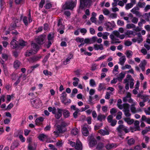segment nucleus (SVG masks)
<instances>
[{
  "label": "nucleus",
  "instance_id": "20e7f679",
  "mask_svg": "<svg viewBox=\"0 0 150 150\" xmlns=\"http://www.w3.org/2000/svg\"><path fill=\"white\" fill-rule=\"evenodd\" d=\"M31 103L33 107L35 108H38L40 107L42 105L41 100L38 98L32 99L31 100Z\"/></svg>",
  "mask_w": 150,
  "mask_h": 150
},
{
  "label": "nucleus",
  "instance_id": "4d7b16f0",
  "mask_svg": "<svg viewBox=\"0 0 150 150\" xmlns=\"http://www.w3.org/2000/svg\"><path fill=\"white\" fill-rule=\"evenodd\" d=\"M109 35V33L105 32L103 33V35L102 36V38L105 40H107L108 38V36Z\"/></svg>",
  "mask_w": 150,
  "mask_h": 150
},
{
  "label": "nucleus",
  "instance_id": "7c9ffc66",
  "mask_svg": "<svg viewBox=\"0 0 150 150\" xmlns=\"http://www.w3.org/2000/svg\"><path fill=\"white\" fill-rule=\"evenodd\" d=\"M40 65L39 64H36L35 65L31 66L29 68L30 69V70L29 69L28 71V73H31L32 71L34 70V69L36 68H37L40 66Z\"/></svg>",
  "mask_w": 150,
  "mask_h": 150
},
{
  "label": "nucleus",
  "instance_id": "bf43d9fd",
  "mask_svg": "<svg viewBox=\"0 0 150 150\" xmlns=\"http://www.w3.org/2000/svg\"><path fill=\"white\" fill-rule=\"evenodd\" d=\"M127 141L128 144L129 145L134 144L135 142L133 138L129 139Z\"/></svg>",
  "mask_w": 150,
  "mask_h": 150
},
{
  "label": "nucleus",
  "instance_id": "72a5a7b5",
  "mask_svg": "<svg viewBox=\"0 0 150 150\" xmlns=\"http://www.w3.org/2000/svg\"><path fill=\"white\" fill-rule=\"evenodd\" d=\"M125 35L126 36H127L128 37H130V35H133V36H135V35L133 31L131 30H127L125 33Z\"/></svg>",
  "mask_w": 150,
  "mask_h": 150
},
{
  "label": "nucleus",
  "instance_id": "0eeeda50",
  "mask_svg": "<svg viewBox=\"0 0 150 150\" xmlns=\"http://www.w3.org/2000/svg\"><path fill=\"white\" fill-rule=\"evenodd\" d=\"M133 123H134V126L131 127L130 128L131 132H133L135 131H139L140 128L139 126V121L136 120Z\"/></svg>",
  "mask_w": 150,
  "mask_h": 150
},
{
  "label": "nucleus",
  "instance_id": "9d476101",
  "mask_svg": "<svg viewBox=\"0 0 150 150\" xmlns=\"http://www.w3.org/2000/svg\"><path fill=\"white\" fill-rule=\"evenodd\" d=\"M110 37L111 40V43L112 44L115 43H120L121 41H119L118 38L116 37L112 34L110 35Z\"/></svg>",
  "mask_w": 150,
  "mask_h": 150
},
{
  "label": "nucleus",
  "instance_id": "dca6fc26",
  "mask_svg": "<svg viewBox=\"0 0 150 150\" xmlns=\"http://www.w3.org/2000/svg\"><path fill=\"white\" fill-rule=\"evenodd\" d=\"M41 58L40 56H35L29 59V61L32 63L39 61Z\"/></svg>",
  "mask_w": 150,
  "mask_h": 150
},
{
  "label": "nucleus",
  "instance_id": "e2e57ef3",
  "mask_svg": "<svg viewBox=\"0 0 150 150\" xmlns=\"http://www.w3.org/2000/svg\"><path fill=\"white\" fill-rule=\"evenodd\" d=\"M124 112V114L126 117H129L131 116V114L130 112V110H126L125 111H123Z\"/></svg>",
  "mask_w": 150,
  "mask_h": 150
},
{
  "label": "nucleus",
  "instance_id": "393cba45",
  "mask_svg": "<svg viewBox=\"0 0 150 150\" xmlns=\"http://www.w3.org/2000/svg\"><path fill=\"white\" fill-rule=\"evenodd\" d=\"M118 63L122 66L124 65L126 60V58L125 56H123L119 59Z\"/></svg>",
  "mask_w": 150,
  "mask_h": 150
},
{
  "label": "nucleus",
  "instance_id": "bb28decb",
  "mask_svg": "<svg viewBox=\"0 0 150 150\" xmlns=\"http://www.w3.org/2000/svg\"><path fill=\"white\" fill-rule=\"evenodd\" d=\"M137 103H134V104H131L130 106V110L131 112L133 113H135L137 112L135 106L137 105Z\"/></svg>",
  "mask_w": 150,
  "mask_h": 150
},
{
  "label": "nucleus",
  "instance_id": "1a4fd4ad",
  "mask_svg": "<svg viewBox=\"0 0 150 150\" xmlns=\"http://www.w3.org/2000/svg\"><path fill=\"white\" fill-rule=\"evenodd\" d=\"M62 109L59 108L56 109L54 113L55 117L57 119H59L62 116Z\"/></svg>",
  "mask_w": 150,
  "mask_h": 150
},
{
  "label": "nucleus",
  "instance_id": "603ef678",
  "mask_svg": "<svg viewBox=\"0 0 150 150\" xmlns=\"http://www.w3.org/2000/svg\"><path fill=\"white\" fill-rule=\"evenodd\" d=\"M128 79H125L124 80V83H126L125 86V88L126 90H128L129 89V83Z\"/></svg>",
  "mask_w": 150,
  "mask_h": 150
},
{
  "label": "nucleus",
  "instance_id": "9b49d317",
  "mask_svg": "<svg viewBox=\"0 0 150 150\" xmlns=\"http://www.w3.org/2000/svg\"><path fill=\"white\" fill-rule=\"evenodd\" d=\"M45 35H42L39 36L36 39V41L39 44H42L44 42Z\"/></svg>",
  "mask_w": 150,
  "mask_h": 150
},
{
  "label": "nucleus",
  "instance_id": "774afa93",
  "mask_svg": "<svg viewBox=\"0 0 150 150\" xmlns=\"http://www.w3.org/2000/svg\"><path fill=\"white\" fill-rule=\"evenodd\" d=\"M144 45L147 50H150V45L148 43L145 42L144 43Z\"/></svg>",
  "mask_w": 150,
  "mask_h": 150
},
{
  "label": "nucleus",
  "instance_id": "49530a36",
  "mask_svg": "<svg viewBox=\"0 0 150 150\" xmlns=\"http://www.w3.org/2000/svg\"><path fill=\"white\" fill-rule=\"evenodd\" d=\"M141 99H143L142 101L145 103L149 99L148 96L145 95H142L141 96Z\"/></svg>",
  "mask_w": 150,
  "mask_h": 150
},
{
  "label": "nucleus",
  "instance_id": "052dcab7",
  "mask_svg": "<svg viewBox=\"0 0 150 150\" xmlns=\"http://www.w3.org/2000/svg\"><path fill=\"white\" fill-rule=\"evenodd\" d=\"M122 113L121 111H119L118 112L117 115L116 116V119L117 120H119L122 118Z\"/></svg>",
  "mask_w": 150,
  "mask_h": 150
},
{
  "label": "nucleus",
  "instance_id": "4c0bfd02",
  "mask_svg": "<svg viewBox=\"0 0 150 150\" xmlns=\"http://www.w3.org/2000/svg\"><path fill=\"white\" fill-rule=\"evenodd\" d=\"M122 103V100L121 99H119L117 100V107L121 110L123 109V105L121 104Z\"/></svg>",
  "mask_w": 150,
  "mask_h": 150
},
{
  "label": "nucleus",
  "instance_id": "37998d69",
  "mask_svg": "<svg viewBox=\"0 0 150 150\" xmlns=\"http://www.w3.org/2000/svg\"><path fill=\"white\" fill-rule=\"evenodd\" d=\"M134 5V4L131 2L128 3L126 5L125 8L126 10H128L132 8Z\"/></svg>",
  "mask_w": 150,
  "mask_h": 150
},
{
  "label": "nucleus",
  "instance_id": "4468645a",
  "mask_svg": "<svg viewBox=\"0 0 150 150\" xmlns=\"http://www.w3.org/2000/svg\"><path fill=\"white\" fill-rule=\"evenodd\" d=\"M57 128L56 129L54 132V134L57 137L59 136V134L63 133L64 132V129H61V128L59 126H57Z\"/></svg>",
  "mask_w": 150,
  "mask_h": 150
},
{
  "label": "nucleus",
  "instance_id": "c756f323",
  "mask_svg": "<svg viewBox=\"0 0 150 150\" xmlns=\"http://www.w3.org/2000/svg\"><path fill=\"white\" fill-rule=\"evenodd\" d=\"M1 62L3 65L4 73L6 76H7L8 75V72L7 66L6 65L4 64V61H2V62Z\"/></svg>",
  "mask_w": 150,
  "mask_h": 150
},
{
  "label": "nucleus",
  "instance_id": "79ce46f5",
  "mask_svg": "<svg viewBox=\"0 0 150 150\" xmlns=\"http://www.w3.org/2000/svg\"><path fill=\"white\" fill-rule=\"evenodd\" d=\"M44 119L43 117H40L38 118L35 120V122L36 125H38L43 121Z\"/></svg>",
  "mask_w": 150,
  "mask_h": 150
},
{
  "label": "nucleus",
  "instance_id": "de8ad7c7",
  "mask_svg": "<svg viewBox=\"0 0 150 150\" xmlns=\"http://www.w3.org/2000/svg\"><path fill=\"white\" fill-rule=\"evenodd\" d=\"M71 134L72 135H77L78 133V130L77 128H74L71 130Z\"/></svg>",
  "mask_w": 150,
  "mask_h": 150
},
{
  "label": "nucleus",
  "instance_id": "cd10ccee",
  "mask_svg": "<svg viewBox=\"0 0 150 150\" xmlns=\"http://www.w3.org/2000/svg\"><path fill=\"white\" fill-rule=\"evenodd\" d=\"M13 20L14 21L15 23H14L13 25H11L10 26L9 28V29L10 30H13L14 29L16 28V23H18L19 21V20L18 19H14Z\"/></svg>",
  "mask_w": 150,
  "mask_h": 150
},
{
  "label": "nucleus",
  "instance_id": "6e6552de",
  "mask_svg": "<svg viewBox=\"0 0 150 150\" xmlns=\"http://www.w3.org/2000/svg\"><path fill=\"white\" fill-rule=\"evenodd\" d=\"M118 132L121 134H123L124 132L127 133L129 132V130L122 125H120L117 128Z\"/></svg>",
  "mask_w": 150,
  "mask_h": 150
},
{
  "label": "nucleus",
  "instance_id": "c9c22d12",
  "mask_svg": "<svg viewBox=\"0 0 150 150\" xmlns=\"http://www.w3.org/2000/svg\"><path fill=\"white\" fill-rule=\"evenodd\" d=\"M19 145V143L17 142H13L11 146L10 149L13 150L16 148Z\"/></svg>",
  "mask_w": 150,
  "mask_h": 150
},
{
  "label": "nucleus",
  "instance_id": "8fccbe9b",
  "mask_svg": "<svg viewBox=\"0 0 150 150\" xmlns=\"http://www.w3.org/2000/svg\"><path fill=\"white\" fill-rule=\"evenodd\" d=\"M104 146V144L101 143H98L96 146V149L97 150H100Z\"/></svg>",
  "mask_w": 150,
  "mask_h": 150
},
{
  "label": "nucleus",
  "instance_id": "09e8293b",
  "mask_svg": "<svg viewBox=\"0 0 150 150\" xmlns=\"http://www.w3.org/2000/svg\"><path fill=\"white\" fill-rule=\"evenodd\" d=\"M22 20L25 25V26L27 25L28 24V23H29L28 21L27 17L26 16H23L22 18Z\"/></svg>",
  "mask_w": 150,
  "mask_h": 150
},
{
  "label": "nucleus",
  "instance_id": "aec40b11",
  "mask_svg": "<svg viewBox=\"0 0 150 150\" xmlns=\"http://www.w3.org/2000/svg\"><path fill=\"white\" fill-rule=\"evenodd\" d=\"M117 146V145L116 144H108L105 146V148L107 149L110 150L115 148Z\"/></svg>",
  "mask_w": 150,
  "mask_h": 150
},
{
  "label": "nucleus",
  "instance_id": "412c9836",
  "mask_svg": "<svg viewBox=\"0 0 150 150\" xmlns=\"http://www.w3.org/2000/svg\"><path fill=\"white\" fill-rule=\"evenodd\" d=\"M95 93V90L93 89H91L89 92V94L91 95L89 97L88 101L90 103H92L93 100V98L91 96L93 95Z\"/></svg>",
  "mask_w": 150,
  "mask_h": 150
},
{
  "label": "nucleus",
  "instance_id": "6ab92c4d",
  "mask_svg": "<svg viewBox=\"0 0 150 150\" xmlns=\"http://www.w3.org/2000/svg\"><path fill=\"white\" fill-rule=\"evenodd\" d=\"M146 61L144 59L141 61L139 65V67L141 69L142 71H144L145 70V67L146 65L147 64Z\"/></svg>",
  "mask_w": 150,
  "mask_h": 150
},
{
  "label": "nucleus",
  "instance_id": "f3484780",
  "mask_svg": "<svg viewBox=\"0 0 150 150\" xmlns=\"http://www.w3.org/2000/svg\"><path fill=\"white\" fill-rule=\"evenodd\" d=\"M139 10V8L137 6L134 7L132 10H131V12L133 14H135L137 16H141L140 12L138 11Z\"/></svg>",
  "mask_w": 150,
  "mask_h": 150
},
{
  "label": "nucleus",
  "instance_id": "b1692460",
  "mask_svg": "<svg viewBox=\"0 0 150 150\" xmlns=\"http://www.w3.org/2000/svg\"><path fill=\"white\" fill-rule=\"evenodd\" d=\"M73 55L72 54H70L66 60L63 62V64L66 65L69 62L70 60L73 58Z\"/></svg>",
  "mask_w": 150,
  "mask_h": 150
},
{
  "label": "nucleus",
  "instance_id": "c03bdc74",
  "mask_svg": "<svg viewBox=\"0 0 150 150\" xmlns=\"http://www.w3.org/2000/svg\"><path fill=\"white\" fill-rule=\"evenodd\" d=\"M89 84L91 86L94 87L96 86V82L93 79H91L90 80Z\"/></svg>",
  "mask_w": 150,
  "mask_h": 150
},
{
  "label": "nucleus",
  "instance_id": "13d9d810",
  "mask_svg": "<svg viewBox=\"0 0 150 150\" xmlns=\"http://www.w3.org/2000/svg\"><path fill=\"white\" fill-rule=\"evenodd\" d=\"M118 88L119 89V92L120 94L123 93L125 92V91L123 89V87L120 85H119Z\"/></svg>",
  "mask_w": 150,
  "mask_h": 150
},
{
  "label": "nucleus",
  "instance_id": "a19ab883",
  "mask_svg": "<svg viewBox=\"0 0 150 150\" xmlns=\"http://www.w3.org/2000/svg\"><path fill=\"white\" fill-rule=\"evenodd\" d=\"M105 118L106 117L104 115L100 114L98 116L97 119L100 121H102L103 120L105 119Z\"/></svg>",
  "mask_w": 150,
  "mask_h": 150
},
{
  "label": "nucleus",
  "instance_id": "e433bc0d",
  "mask_svg": "<svg viewBox=\"0 0 150 150\" xmlns=\"http://www.w3.org/2000/svg\"><path fill=\"white\" fill-rule=\"evenodd\" d=\"M118 66L117 65H115L112 71V73L115 75L117 74L118 73Z\"/></svg>",
  "mask_w": 150,
  "mask_h": 150
},
{
  "label": "nucleus",
  "instance_id": "f257e3e1",
  "mask_svg": "<svg viewBox=\"0 0 150 150\" xmlns=\"http://www.w3.org/2000/svg\"><path fill=\"white\" fill-rule=\"evenodd\" d=\"M76 3L77 0H67L63 6L62 8L64 10H72L76 6Z\"/></svg>",
  "mask_w": 150,
  "mask_h": 150
},
{
  "label": "nucleus",
  "instance_id": "3c124183",
  "mask_svg": "<svg viewBox=\"0 0 150 150\" xmlns=\"http://www.w3.org/2000/svg\"><path fill=\"white\" fill-rule=\"evenodd\" d=\"M135 25L133 23H129L127 25L126 28L128 29L133 28H135Z\"/></svg>",
  "mask_w": 150,
  "mask_h": 150
},
{
  "label": "nucleus",
  "instance_id": "0e129e2a",
  "mask_svg": "<svg viewBox=\"0 0 150 150\" xmlns=\"http://www.w3.org/2000/svg\"><path fill=\"white\" fill-rule=\"evenodd\" d=\"M34 147H33V146H32L30 144H29L28 146V149L29 150H35V149L36 148V145L35 144H34Z\"/></svg>",
  "mask_w": 150,
  "mask_h": 150
},
{
  "label": "nucleus",
  "instance_id": "338daca9",
  "mask_svg": "<svg viewBox=\"0 0 150 150\" xmlns=\"http://www.w3.org/2000/svg\"><path fill=\"white\" fill-rule=\"evenodd\" d=\"M145 19L147 21H149V18H150V12L148 13H145Z\"/></svg>",
  "mask_w": 150,
  "mask_h": 150
},
{
  "label": "nucleus",
  "instance_id": "c85d7f7f",
  "mask_svg": "<svg viewBox=\"0 0 150 150\" xmlns=\"http://www.w3.org/2000/svg\"><path fill=\"white\" fill-rule=\"evenodd\" d=\"M62 112H63L64 117L65 118L68 117L70 115V112L67 110L62 109Z\"/></svg>",
  "mask_w": 150,
  "mask_h": 150
},
{
  "label": "nucleus",
  "instance_id": "4be33fe9",
  "mask_svg": "<svg viewBox=\"0 0 150 150\" xmlns=\"http://www.w3.org/2000/svg\"><path fill=\"white\" fill-rule=\"evenodd\" d=\"M94 49L96 50H102L104 49V48L102 44L100 45L96 44L94 45Z\"/></svg>",
  "mask_w": 150,
  "mask_h": 150
},
{
  "label": "nucleus",
  "instance_id": "5701e85b",
  "mask_svg": "<svg viewBox=\"0 0 150 150\" xmlns=\"http://www.w3.org/2000/svg\"><path fill=\"white\" fill-rule=\"evenodd\" d=\"M67 94L64 91L60 95V99L61 102L63 103L64 102V101H66Z\"/></svg>",
  "mask_w": 150,
  "mask_h": 150
},
{
  "label": "nucleus",
  "instance_id": "69168bd1",
  "mask_svg": "<svg viewBox=\"0 0 150 150\" xmlns=\"http://www.w3.org/2000/svg\"><path fill=\"white\" fill-rule=\"evenodd\" d=\"M106 57L105 55H103L99 57L97 59L95 60V62L98 61L100 60L104 59Z\"/></svg>",
  "mask_w": 150,
  "mask_h": 150
},
{
  "label": "nucleus",
  "instance_id": "f03ea898",
  "mask_svg": "<svg viewBox=\"0 0 150 150\" xmlns=\"http://www.w3.org/2000/svg\"><path fill=\"white\" fill-rule=\"evenodd\" d=\"M39 50V47L36 43H32L31 44V50L27 51L25 53V55L26 56H29L32 54L36 53Z\"/></svg>",
  "mask_w": 150,
  "mask_h": 150
},
{
  "label": "nucleus",
  "instance_id": "864d4df0",
  "mask_svg": "<svg viewBox=\"0 0 150 150\" xmlns=\"http://www.w3.org/2000/svg\"><path fill=\"white\" fill-rule=\"evenodd\" d=\"M60 27L59 28L58 30V31L59 33L60 34H63L64 32V25H62L61 26V28H60Z\"/></svg>",
  "mask_w": 150,
  "mask_h": 150
},
{
  "label": "nucleus",
  "instance_id": "a18cd8bd",
  "mask_svg": "<svg viewBox=\"0 0 150 150\" xmlns=\"http://www.w3.org/2000/svg\"><path fill=\"white\" fill-rule=\"evenodd\" d=\"M27 44L26 42H25L23 40H20L19 41V46H20L21 47H23L26 46Z\"/></svg>",
  "mask_w": 150,
  "mask_h": 150
},
{
  "label": "nucleus",
  "instance_id": "473e14b6",
  "mask_svg": "<svg viewBox=\"0 0 150 150\" xmlns=\"http://www.w3.org/2000/svg\"><path fill=\"white\" fill-rule=\"evenodd\" d=\"M123 106V111L129 110L130 105L129 104L127 103H124Z\"/></svg>",
  "mask_w": 150,
  "mask_h": 150
},
{
  "label": "nucleus",
  "instance_id": "6e6d98bb",
  "mask_svg": "<svg viewBox=\"0 0 150 150\" xmlns=\"http://www.w3.org/2000/svg\"><path fill=\"white\" fill-rule=\"evenodd\" d=\"M54 37V34L53 33H49L48 36V40L52 41Z\"/></svg>",
  "mask_w": 150,
  "mask_h": 150
},
{
  "label": "nucleus",
  "instance_id": "f704fd0d",
  "mask_svg": "<svg viewBox=\"0 0 150 150\" xmlns=\"http://www.w3.org/2000/svg\"><path fill=\"white\" fill-rule=\"evenodd\" d=\"M21 62L18 60L14 61L13 63V67L16 69H18L20 66Z\"/></svg>",
  "mask_w": 150,
  "mask_h": 150
},
{
  "label": "nucleus",
  "instance_id": "ddd939ff",
  "mask_svg": "<svg viewBox=\"0 0 150 150\" xmlns=\"http://www.w3.org/2000/svg\"><path fill=\"white\" fill-rule=\"evenodd\" d=\"M11 47L13 49L18 48L19 46L18 44V41L15 39H13L10 43Z\"/></svg>",
  "mask_w": 150,
  "mask_h": 150
},
{
  "label": "nucleus",
  "instance_id": "39448f33",
  "mask_svg": "<svg viewBox=\"0 0 150 150\" xmlns=\"http://www.w3.org/2000/svg\"><path fill=\"white\" fill-rule=\"evenodd\" d=\"M38 138L41 141H45L47 143L52 142L53 141V140H50L47 135L43 133L39 134L38 137Z\"/></svg>",
  "mask_w": 150,
  "mask_h": 150
},
{
  "label": "nucleus",
  "instance_id": "a211bd4d",
  "mask_svg": "<svg viewBox=\"0 0 150 150\" xmlns=\"http://www.w3.org/2000/svg\"><path fill=\"white\" fill-rule=\"evenodd\" d=\"M18 134L16 136V137H18L19 139H20L21 141L22 142H24L25 141V137H23L22 135L23 132L21 130H18Z\"/></svg>",
  "mask_w": 150,
  "mask_h": 150
},
{
  "label": "nucleus",
  "instance_id": "423d86ee",
  "mask_svg": "<svg viewBox=\"0 0 150 150\" xmlns=\"http://www.w3.org/2000/svg\"><path fill=\"white\" fill-rule=\"evenodd\" d=\"M91 129L90 126L87 125H84L81 129L83 134L85 136H87L89 133V131Z\"/></svg>",
  "mask_w": 150,
  "mask_h": 150
},
{
  "label": "nucleus",
  "instance_id": "2f4dec72",
  "mask_svg": "<svg viewBox=\"0 0 150 150\" xmlns=\"http://www.w3.org/2000/svg\"><path fill=\"white\" fill-rule=\"evenodd\" d=\"M68 125V124L67 123L65 122H63L60 125H58L57 126H59V127H60L61 129H64V132H65L67 130L65 127Z\"/></svg>",
  "mask_w": 150,
  "mask_h": 150
},
{
  "label": "nucleus",
  "instance_id": "5fc2aeb1",
  "mask_svg": "<svg viewBox=\"0 0 150 150\" xmlns=\"http://www.w3.org/2000/svg\"><path fill=\"white\" fill-rule=\"evenodd\" d=\"M132 17L131 19L132 22L134 24H137L138 21V18L136 17H133L132 15Z\"/></svg>",
  "mask_w": 150,
  "mask_h": 150
},
{
  "label": "nucleus",
  "instance_id": "58836bf2",
  "mask_svg": "<svg viewBox=\"0 0 150 150\" xmlns=\"http://www.w3.org/2000/svg\"><path fill=\"white\" fill-rule=\"evenodd\" d=\"M125 74L123 72L121 73L119 75V76L117 77V80L120 81H121L125 76Z\"/></svg>",
  "mask_w": 150,
  "mask_h": 150
},
{
  "label": "nucleus",
  "instance_id": "a878e982",
  "mask_svg": "<svg viewBox=\"0 0 150 150\" xmlns=\"http://www.w3.org/2000/svg\"><path fill=\"white\" fill-rule=\"evenodd\" d=\"M125 122L129 125H131L134 122V120L131 119L130 117H126L124 118Z\"/></svg>",
  "mask_w": 150,
  "mask_h": 150
},
{
  "label": "nucleus",
  "instance_id": "f8f14e48",
  "mask_svg": "<svg viewBox=\"0 0 150 150\" xmlns=\"http://www.w3.org/2000/svg\"><path fill=\"white\" fill-rule=\"evenodd\" d=\"M98 132L102 136L108 135L110 133L109 129L105 127L104 128V129H101L99 130Z\"/></svg>",
  "mask_w": 150,
  "mask_h": 150
},
{
  "label": "nucleus",
  "instance_id": "680f3d73",
  "mask_svg": "<svg viewBox=\"0 0 150 150\" xmlns=\"http://www.w3.org/2000/svg\"><path fill=\"white\" fill-rule=\"evenodd\" d=\"M81 71L80 69H77L74 71V73L77 77H79L81 74Z\"/></svg>",
  "mask_w": 150,
  "mask_h": 150
},
{
  "label": "nucleus",
  "instance_id": "2eb2a0df",
  "mask_svg": "<svg viewBox=\"0 0 150 150\" xmlns=\"http://www.w3.org/2000/svg\"><path fill=\"white\" fill-rule=\"evenodd\" d=\"M88 140L90 141L89 144L90 146L91 147L93 146L96 143L95 139L93 138L92 136L88 137Z\"/></svg>",
  "mask_w": 150,
  "mask_h": 150
},
{
  "label": "nucleus",
  "instance_id": "7ed1b4c3",
  "mask_svg": "<svg viewBox=\"0 0 150 150\" xmlns=\"http://www.w3.org/2000/svg\"><path fill=\"white\" fill-rule=\"evenodd\" d=\"M68 143L72 146H75L76 149L77 150H82V144L79 140H77L76 143L69 141Z\"/></svg>",
  "mask_w": 150,
  "mask_h": 150
},
{
  "label": "nucleus",
  "instance_id": "ea45409f",
  "mask_svg": "<svg viewBox=\"0 0 150 150\" xmlns=\"http://www.w3.org/2000/svg\"><path fill=\"white\" fill-rule=\"evenodd\" d=\"M125 54L127 57L128 58H131L132 57L133 52L131 51L128 50L126 51Z\"/></svg>",
  "mask_w": 150,
  "mask_h": 150
}]
</instances>
